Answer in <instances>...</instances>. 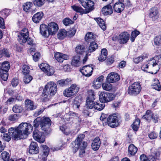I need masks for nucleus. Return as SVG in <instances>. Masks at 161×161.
Masks as SVG:
<instances>
[{
	"label": "nucleus",
	"instance_id": "obj_1",
	"mask_svg": "<svg viewBox=\"0 0 161 161\" xmlns=\"http://www.w3.org/2000/svg\"><path fill=\"white\" fill-rule=\"evenodd\" d=\"M52 121L48 117L40 118L37 117L33 121L34 127L36 129L40 125L41 130L45 134H48L51 131V126Z\"/></svg>",
	"mask_w": 161,
	"mask_h": 161
},
{
	"label": "nucleus",
	"instance_id": "obj_2",
	"mask_svg": "<svg viewBox=\"0 0 161 161\" xmlns=\"http://www.w3.org/2000/svg\"><path fill=\"white\" fill-rule=\"evenodd\" d=\"M21 135V139H25L33 130V126L30 123H22L17 127Z\"/></svg>",
	"mask_w": 161,
	"mask_h": 161
},
{
	"label": "nucleus",
	"instance_id": "obj_3",
	"mask_svg": "<svg viewBox=\"0 0 161 161\" xmlns=\"http://www.w3.org/2000/svg\"><path fill=\"white\" fill-rule=\"evenodd\" d=\"M154 61V60L151 58L146 63L143 64L141 67L142 70L152 74L156 73L158 70L155 69L156 64Z\"/></svg>",
	"mask_w": 161,
	"mask_h": 161
},
{
	"label": "nucleus",
	"instance_id": "obj_4",
	"mask_svg": "<svg viewBox=\"0 0 161 161\" xmlns=\"http://www.w3.org/2000/svg\"><path fill=\"white\" fill-rule=\"evenodd\" d=\"M80 88L75 84L71 85L70 87L65 89L63 94L66 97H69L75 95L79 92Z\"/></svg>",
	"mask_w": 161,
	"mask_h": 161
},
{
	"label": "nucleus",
	"instance_id": "obj_5",
	"mask_svg": "<svg viewBox=\"0 0 161 161\" xmlns=\"http://www.w3.org/2000/svg\"><path fill=\"white\" fill-rule=\"evenodd\" d=\"M141 88L140 83L136 81L129 86L127 92L131 96H136L139 93L141 90Z\"/></svg>",
	"mask_w": 161,
	"mask_h": 161
},
{
	"label": "nucleus",
	"instance_id": "obj_6",
	"mask_svg": "<svg viewBox=\"0 0 161 161\" xmlns=\"http://www.w3.org/2000/svg\"><path fill=\"white\" fill-rule=\"evenodd\" d=\"M106 124L112 128H114L119 125L118 117L116 114L109 115L107 119Z\"/></svg>",
	"mask_w": 161,
	"mask_h": 161
},
{
	"label": "nucleus",
	"instance_id": "obj_7",
	"mask_svg": "<svg viewBox=\"0 0 161 161\" xmlns=\"http://www.w3.org/2000/svg\"><path fill=\"white\" fill-rule=\"evenodd\" d=\"M142 118L148 122H150L152 120L154 123H156L158 121L159 117L157 114L153 113L150 110H148L146 111L145 114L143 116Z\"/></svg>",
	"mask_w": 161,
	"mask_h": 161
},
{
	"label": "nucleus",
	"instance_id": "obj_8",
	"mask_svg": "<svg viewBox=\"0 0 161 161\" xmlns=\"http://www.w3.org/2000/svg\"><path fill=\"white\" fill-rule=\"evenodd\" d=\"M99 99L102 103H107L113 100L115 96L114 94L108 92H101L99 95Z\"/></svg>",
	"mask_w": 161,
	"mask_h": 161
},
{
	"label": "nucleus",
	"instance_id": "obj_9",
	"mask_svg": "<svg viewBox=\"0 0 161 161\" xmlns=\"http://www.w3.org/2000/svg\"><path fill=\"white\" fill-rule=\"evenodd\" d=\"M29 37V32L28 29L24 28L21 30L18 35V40L19 43L23 44L26 42L27 38Z\"/></svg>",
	"mask_w": 161,
	"mask_h": 161
},
{
	"label": "nucleus",
	"instance_id": "obj_10",
	"mask_svg": "<svg viewBox=\"0 0 161 161\" xmlns=\"http://www.w3.org/2000/svg\"><path fill=\"white\" fill-rule=\"evenodd\" d=\"M88 96L86 101V105L87 108L89 109L94 108L95 103H94V92L92 90H89L88 91Z\"/></svg>",
	"mask_w": 161,
	"mask_h": 161
},
{
	"label": "nucleus",
	"instance_id": "obj_11",
	"mask_svg": "<svg viewBox=\"0 0 161 161\" xmlns=\"http://www.w3.org/2000/svg\"><path fill=\"white\" fill-rule=\"evenodd\" d=\"M40 68L42 71L48 76L53 75L55 72L54 68L50 66L47 64L42 63L40 65Z\"/></svg>",
	"mask_w": 161,
	"mask_h": 161
},
{
	"label": "nucleus",
	"instance_id": "obj_12",
	"mask_svg": "<svg viewBox=\"0 0 161 161\" xmlns=\"http://www.w3.org/2000/svg\"><path fill=\"white\" fill-rule=\"evenodd\" d=\"M85 137L84 134H80L78 136L77 138L72 142L73 150L75 153L77 151L81 142Z\"/></svg>",
	"mask_w": 161,
	"mask_h": 161
},
{
	"label": "nucleus",
	"instance_id": "obj_13",
	"mask_svg": "<svg viewBox=\"0 0 161 161\" xmlns=\"http://www.w3.org/2000/svg\"><path fill=\"white\" fill-rule=\"evenodd\" d=\"M45 86L48 89L49 92L50 93V94H51L52 96L56 94L57 91V85L53 81H50Z\"/></svg>",
	"mask_w": 161,
	"mask_h": 161
},
{
	"label": "nucleus",
	"instance_id": "obj_14",
	"mask_svg": "<svg viewBox=\"0 0 161 161\" xmlns=\"http://www.w3.org/2000/svg\"><path fill=\"white\" fill-rule=\"evenodd\" d=\"M8 133L12 139L14 140H17L21 139V135L19 133L18 130L17 128H10L8 130Z\"/></svg>",
	"mask_w": 161,
	"mask_h": 161
},
{
	"label": "nucleus",
	"instance_id": "obj_15",
	"mask_svg": "<svg viewBox=\"0 0 161 161\" xmlns=\"http://www.w3.org/2000/svg\"><path fill=\"white\" fill-rule=\"evenodd\" d=\"M124 0H119L114 4L113 8L114 11L118 13L121 12L124 9Z\"/></svg>",
	"mask_w": 161,
	"mask_h": 161
},
{
	"label": "nucleus",
	"instance_id": "obj_16",
	"mask_svg": "<svg viewBox=\"0 0 161 161\" xmlns=\"http://www.w3.org/2000/svg\"><path fill=\"white\" fill-rule=\"evenodd\" d=\"M47 26L49 35H53L55 34L58 29V25L54 22H52L49 23Z\"/></svg>",
	"mask_w": 161,
	"mask_h": 161
},
{
	"label": "nucleus",
	"instance_id": "obj_17",
	"mask_svg": "<svg viewBox=\"0 0 161 161\" xmlns=\"http://www.w3.org/2000/svg\"><path fill=\"white\" fill-rule=\"evenodd\" d=\"M82 5L85 8L87 11V12H89L94 8V3L91 0H86V1L81 2Z\"/></svg>",
	"mask_w": 161,
	"mask_h": 161
},
{
	"label": "nucleus",
	"instance_id": "obj_18",
	"mask_svg": "<svg viewBox=\"0 0 161 161\" xmlns=\"http://www.w3.org/2000/svg\"><path fill=\"white\" fill-rule=\"evenodd\" d=\"M42 135V132L37 130H34L33 132V136L34 139L41 143H43L45 141V139Z\"/></svg>",
	"mask_w": 161,
	"mask_h": 161
},
{
	"label": "nucleus",
	"instance_id": "obj_19",
	"mask_svg": "<svg viewBox=\"0 0 161 161\" xmlns=\"http://www.w3.org/2000/svg\"><path fill=\"white\" fill-rule=\"evenodd\" d=\"M29 67L27 65L23 66L22 72L24 75V80H32L33 79L32 76L29 74L30 72Z\"/></svg>",
	"mask_w": 161,
	"mask_h": 161
},
{
	"label": "nucleus",
	"instance_id": "obj_20",
	"mask_svg": "<svg viewBox=\"0 0 161 161\" xmlns=\"http://www.w3.org/2000/svg\"><path fill=\"white\" fill-rule=\"evenodd\" d=\"M50 93L49 92L48 89L45 86L42 94L40 96V98L42 100L44 101H48L52 96Z\"/></svg>",
	"mask_w": 161,
	"mask_h": 161
},
{
	"label": "nucleus",
	"instance_id": "obj_21",
	"mask_svg": "<svg viewBox=\"0 0 161 161\" xmlns=\"http://www.w3.org/2000/svg\"><path fill=\"white\" fill-rule=\"evenodd\" d=\"M130 35L126 32L121 33L119 35L118 40L121 44L126 43L129 39Z\"/></svg>",
	"mask_w": 161,
	"mask_h": 161
},
{
	"label": "nucleus",
	"instance_id": "obj_22",
	"mask_svg": "<svg viewBox=\"0 0 161 161\" xmlns=\"http://www.w3.org/2000/svg\"><path fill=\"white\" fill-rule=\"evenodd\" d=\"M93 70V67L89 65L83 66L81 70V72L82 74L86 76H90Z\"/></svg>",
	"mask_w": 161,
	"mask_h": 161
},
{
	"label": "nucleus",
	"instance_id": "obj_23",
	"mask_svg": "<svg viewBox=\"0 0 161 161\" xmlns=\"http://www.w3.org/2000/svg\"><path fill=\"white\" fill-rule=\"evenodd\" d=\"M39 151L37 143L35 142H32L30 145L29 153L31 154H36L39 153Z\"/></svg>",
	"mask_w": 161,
	"mask_h": 161
},
{
	"label": "nucleus",
	"instance_id": "obj_24",
	"mask_svg": "<svg viewBox=\"0 0 161 161\" xmlns=\"http://www.w3.org/2000/svg\"><path fill=\"white\" fill-rule=\"evenodd\" d=\"M159 15V12L158 8L154 7L150 10L149 16L152 20L155 21L158 18Z\"/></svg>",
	"mask_w": 161,
	"mask_h": 161
},
{
	"label": "nucleus",
	"instance_id": "obj_25",
	"mask_svg": "<svg viewBox=\"0 0 161 161\" xmlns=\"http://www.w3.org/2000/svg\"><path fill=\"white\" fill-rule=\"evenodd\" d=\"M54 57L57 61L60 63H62L64 60H67L69 58V56L67 55L58 52L55 53Z\"/></svg>",
	"mask_w": 161,
	"mask_h": 161
},
{
	"label": "nucleus",
	"instance_id": "obj_26",
	"mask_svg": "<svg viewBox=\"0 0 161 161\" xmlns=\"http://www.w3.org/2000/svg\"><path fill=\"white\" fill-rule=\"evenodd\" d=\"M40 32L42 35L46 37H48L49 36L47 26L45 24H42L40 25Z\"/></svg>",
	"mask_w": 161,
	"mask_h": 161
},
{
	"label": "nucleus",
	"instance_id": "obj_27",
	"mask_svg": "<svg viewBox=\"0 0 161 161\" xmlns=\"http://www.w3.org/2000/svg\"><path fill=\"white\" fill-rule=\"evenodd\" d=\"M10 68L9 63L8 61H5L1 64L0 63V73L8 72Z\"/></svg>",
	"mask_w": 161,
	"mask_h": 161
},
{
	"label": "nucleus",
	"instance_id": "obj_28",
	"mask_svg": "<svg viewBox=\"0 0 161 161\" xmlns=\"http://www.w3.org/2000/svg\"><path fill=\"white\" fill-rule=\"evenodd\" d=\"M102 12L105 15L111 14L113 12L112 6L109 4L104 7L102 9Z\"/></svg>",
	"mask_w": 161,
	"mask_h": 161
},
{
	"label": "nucleus",
	"instance_id": "obj_29",
	"mask_svg": "<svg viewBox=\"0 0 161 161\" xmlns=\"http://www.w3.org/2000/svg\"><path fill=\"white\" fill-rule=\"evenodd\" d=\"M101 144L100 139L98 137H96L93 141L92 144V149L94 151L98 149Z\"/></svg>",
	"mask_w": 161,
	"mask_h": 161
},
{
	"label": "nucleus",
	"instance_id": "obj_30",
	"mask_svg": "<svg viewBox=\"0 0 161 161\" xmlns=\"http://www.w3.org/2000/svg\"><path fill=\"white\" fill-rule=\"evenodd\" d=\"M120 77L117 73L111 72L108 75L106 80H119Z\"/></svg>",
	"mask_w": 161,
	"mask_h": 161
},
{
	"label": "nucleus",
	"instance_id": "obj_31",
	"mask_svg": "<svg viewBox=\"0 0 161 161\" xmlns=\"http://www.w3.org/2000/svg\"><path fill=\"white\" fill-rule=\"evenodd\" d=\"M44 14L42 12L37 13L32 17V20L35 23H38L42 18Z\"/></svg>",
	"mask_w": 161,
	"mask_h": 161
},
{
	"label": "nucleus",
	"instance_id": "obj_32",
	"mask_svg": "<svg viewBox=\"0 0 161 161\" xmlns=\"http://www.w3.org/2000/svg\"><path fill=\"white\" fill-rule=\"evenodd\" d=\"M25 108L28 110H32L36 108L33 102L29 99L25 100Z\"/></svg>",
	"mask_w": 161,
	"mask_h": 161
},
{
	"label": "nucleus",
	"instance_id": "obj_33",
	"mask_svg": "<svg viewBox=\"0 0 161 161\" xmlns=\"http://www.w3.org/2000/svg\"><path fill=\"white\" fill-rule=\"evenodd\" d=\"M108 55V52L106 48L101 50V53L98 57V60L100 61H103L106 59Z\"/></svg>",
	"mask_w": 161,
	"mask_h": 161
},
{
	"label": "nucleus",
	"instance_id": "obj_34",
	"mask_svg": "<svg viewBox=\"0 0 161 161\" xmlns=\"http://www.w3.org/2000/svg\"><path fill=\"white\" fill-rule=\"evenodd\" d=\"M138 150V149L134 144H130L128 148V153L131 156H134Z\"/></svg>",
	"mask_w": 161,
	"mask_h": 161
},
{
	"label": "nucleus",
	"instance_id": "obj_35",
	"mask_svg": "<svg viewBox=\"0 0 161 161\" xmlns=\"http://www.w3.org/2000/svg\"><path fill=\"white\" fill-rule=\"evenodd\" d=\"M81 63L80 57L78 55H76L73 57L71 64L76 67L79 66Z\"/></svg>",
	"mask_w": 161,
	"mask_h": 161
},
{
	"label": "nucleus",
	"instance_id": "obj_36",
	"mask_svg": "<svg viewBox=\"0 0 161 161\" xmlns=\"http://www.w3.org/2000/svg\"><path fill=\"white\" fill-rule=\"evenodd\" d=\"M100 28L103 31L106 30V26L103 20L100 18H95Z\"/></svg>",
	"mask_w": 161,
	"mask_h": 161
},
{
	"label": "nucleus",
	"instance_id": "obj_37",
	"mask_svg": "<svg viewBox=\"0 0 161 161\" xmlns=\"http://www.w3.org/2000/svg\"><path fill=\"white\" fill-rule=\"evenodd\" d=\"M95 37L96 36L93 35L92 33L88 32L86 34L85 36V40L86 42H89L94 40Z\"/></svg>",
	"mask_w": 161,
	"mask_h": 161
},
{
	"label": "nucleus",
	"instance_id": "obj_38",
	"mask_svg": "<svg viewBox=\"0 0 161 161\" xmlns=\"http://www.w3.org/2000/svg\"><path fill=\"white\" fill-rule=\"evenodd\" d=\"M24 110L23 106L15 105L12 108V110L14 113H19L22 112Z\"/></svg>",
	"mask_w": 161,
	"mask_h": 161
},
{
	"label": "nucleus",
	"instance_id": "obj_39",
	"mask_svg": "<svg viewBox=\"0 0 161 161\" xmlns=\"http://www.w3.org/2000/svg\"><path fill=\"white\" fill-rule=\"evenodd\" d=\"M3 56L7 57H10V54L7 49L3 48L0 50V60H2V58Z\"/></svg>",
	"mask_w": 161,
	"mask_h": 161
},
{
	"label": "nucleus",
	"instance_id": "obj_40",
	"mask_svg": "<svg viewBox=\"0 0 161 161\" xmlns=\"http://www.w3.org/2000/svg\"><path fill=\"white\" fill-rule=\"evenodd\" d=\"M102 86L104 90L109 91L112 89L113 86L111 84V82H109V81H106L105 82L103 83Z\"/></svg>",
	"mask_w": 161,
	"mask_h": 161
},
{
	"label": "nucleus",
	"instance_id": "obj_41",
	"mask_svg": "<svg viewBox=\"0 0 161 161\" xmlns=\"http://www.w3.org/2000/svg\"><path fill=\"white\" fill-rule=\"evenodd\" d=\"M140 120L139 119H136L132 125V129L134 130H138L140 124Z\"/></svg>",
	"mask_w": 161,
	"mask_h": 161
},
{
	"label": "nucleus",
	"instance_id": "obj_42",
	"mask_svg": "<svg viewBox=\"0 0 161 161\" xmlns=\"http://www.w3.org/2000/svg\"><path fill=\"white\" fill-rule=\"evenodd\" d=\"M67 35V32L64 29L60 30L58 34V37L60 40L64 39Z\"/></svg>",
	"mask_w": 161,
	"mask_h": 161
},
{
	"label": "nucleus",
	"instance_id": "obj_43",
	"mask_svg": "<svg viewBox=\"0 0 161 161\" xmlns=\"http://www.w3.org/2000/svg\"><path fill=\"white\" fill-rule=\"evenodd\" d=\"M97 47L98 45L96 42H91L89 47L88 52L91 53L95 51L97 48Z\"/></svg>",
	"mask_w": 161,
	"mask_h": 161
},
{
	"label": "nucleus",
	"instance_id": "obj_44",
	"mask_svg": "<svg viewBox=\"0 0 161 161\" xmlns=\"http://www.w3.org/2000/svg\"><path fill=\"white\" fill-rule=\"evenodd\" d=\"M85 49L86 48L84 46L79 45L76 47L75 51L77 54H82L85 52Z\"/></svg>",
	"mask_w": 161,
	"mask_h": 161
},
{
	"label": "nucleus",
	"instance_id": "obj_45",
	"mask_svg": "<svg viewBox=\"0 0 161 161\" xmlns=\"http://www.w3.org/2000/svg\"><path fill=\"white\" fill-rule=\"evenodd\" d=\"M154 45L156 47H158L161 45V35L156 36L153 40Z\"/></svg>",
	"mask_w": 161,
	"mask_h": 161
},
{
	"label": "nucleus",
	"instance_id": "obj_46",
	"mask_svg": "<svg viewBox=\"0 0 161 161\" xmlns=\"http://www.w3.org/2000/svg\"><path fill=\"white\" fill-rule=\"evenodd\" d=\"M32 5V3L31 2H27L25 3L24 5L23 6L24 10L26 12H29L30 9Z\"/></svg>",
	"mask_w": 161,
	"mask_h": 161
},
{
	"label": "nucleus",
	"instance_id": "obj_47",
	"mask_svg": "<svg viewBox=\"0 0 161 161\" xmlns=\"http://www.w3.org/2000/svg\"><path fill=\"white\" fill-rule=\"evenodd\" d=\"M151 86L153 89L158 91H161V87L159 81H157L156 83L152 84Z\"/></svg>",
	"mask_w": 161,
	"mask_h": 161
},
{
	"label": "nucleus",
	"instance_id": "obj_48",
	"mask_svg": "<svg viewBox=\"0 0 161 161\" xmlns=\"http://www.w3.org/2000/svg\"><path fill=\"white\" fill-rule=\"evenodd\" d=\"M152 58L154 60V62L156 64V66L161 65V55H156Z\"/></svg>",
	"mask_w": 161,
	"mask_h": 161
},
{
	"label": "nucleus",
	"instance_id": "obj_49",
	"mask_svg": "<svg viewBox=\"0 0 161 161\" xmlns=\"http://www.w3.org/2000/svg\"><path fill=\"white\" fill-rule=\"evenodd\" d=\"M139 34L140 32L136 30H135L131 32L130 41L132 42L134 41L135 38Z\"/></svg>",
	"mask_w": 161,
	"mask_h": 161
},
{
	"label": "nucleus",
	"instance_id": "obj_50",
	"mask_svg": "<svg viewBox=\"0 0 161 161\" xmlns=\"http://www.w3.org/2000/svg\"><path fill=\"white\" fill-rule=\"evenodd\" d=\"M2 159L4 161H8L10 156L9 153L6 151L3 152L1 154Z\"/></svg>",
	"mask_w": 161,
	"mask_h": 161
},
{
	"label": "nucleus",
	"instance_id": "obj_51",
	"mask_svg": "<svg viewBox=\"0 0 161 161\" xmlns=\"http://www.w3.org/2000/svg\"><path fill=\"white\" fill-rule=\"evenodd\" d=\"M19 117V114H14L10 115L8 117V119L11 121H15L17 120Z\"/></svg>",
	"mask_w": 161,
	"mask_h": 161
},
{
	"label": "nucleus",
	"instance_id": "obj_52",
	"mask_svg": "<svg viewBox=\"0 0 161 161\" xmlns=\"http://www.w3.org/2000/svg\"><path fill=\"white\" fill-rule=\"evenodd\" d=\"M72 8L77 12L83 13L84 9L81 7L74 5L71 6Z\"/></svg>",
	"mask_w": 161,
	"mask_h": 161
},
{
	"label": "nucleus",
	"instance_id": "obj_53",
	"mask_svg": "<svg viewBox=\"0 0 161 161\" xmlns=\"http://www.w3.org/2000/svg\"><path fill=\"white\" fill-rule=\"evenodd\" d=\"M105 107V104H100L97 103L95 102L94 108L98 110H101L103 109Z\"/></svg>",
	"mask_w": 161,
	"mask_h": 161
},
{
	"label": "nucleus",
	"instance_id": "obj_54",
	"mask_svg": "<svg viewBox=\"0 0 161 161\" xmlns=\"http://www.w3.org/2000/svg\"><path fill=\"white\" fill-rule=\"evenodd\" d=\"M63 24L66 26L69 25L74 23V22L69 18H65L63 21Z\"/></svg>",
	"mask_w": 161,
	"mask_h": 161
},
{
	"label": "nucleus",
	"instance_id": "obj_55",
	"mask_svg": "<svg viewBox=\"0 0 161 161\" xmlns=\"http://www.w3.org/2000/svg\"><path fill=\"white\" fill-rule=\"evenodd\" d=\"M45 2V0H35L33 1V3L35 6L40 7L43 5Z\"/></svg>",
	"mask_w": 161,
	"mask_h": 161
},
{
	"label": "nucleus",
	"instance_id": "obj_56",
	"mask_svg": "<svg viewBox=\"0 0 161 161\" xmlns=\"http://www.w3.org/2000/svg\"><path fill=\"white\" fill-rule=\"evenodd\" d=\"M10 11L8 9H5L0 12V16L6 17L9 14Z\"/></svg>",
	"mask_w": 161,
	"mask_h": 161
},
{
	"label": "nucleus",
	"instance_id": "obj_57",
	"mask_svg": "<svg viewBox=\"0 0 161 161\" xmlns=\"http://www.w3.org/2000/svg\"><path fill=\"white\" fill-rule=\"evenodd\" d=\"M8 76V72L0 73V78L3 80H7Z\"/></svg>",
	"mask_w": 161,
	"mask_h": 161
},
{
	"label": "nucleus",
	"instance_id": "obj_58",
	"mask_svg": "<svg viewBox=\"0 0 161 161\" xmlns=\"http://www.w3.org/2000/svg\"><path fill=\"white\" fill-rule=\"evenodd\" d=\"M108 115L106 114H102L100 117V120L103 122V125H106L107 122V117Z\"/></svg>",
	"mask_w": 161,
	"mask_h": 161
},
{
	"label": "nucleus",
	"instance_id": "obj_59",
	"mask_svg": "<svg viewBox=\"0 0 161 161\" xmlns=\"http://www.w3.org/2000/svg\"><path fill=\"white\" fill-rule=\"evenodd\" d=\"M2 136V139L7 142H9L11 139V136L7 133H4Z\"/></svg>",
	"mask_w": 161,
	"mask_h": 161
},
{
	"label": "nucleus",
	"instance_id": "obj_60",
	"mask_svg": "<svg viewBox=\"0 0 161 161\" xmlns=\"http://www.w3.org/2000/svg\"><path fill=\"white\" fill-rule=\"evenodd\" d=\"M148 136L150 139H154L157 137L158 134L155 132H152L148 134Z\"/></svg>",
	"mask_w": 161,
	"mask_h": 161
},
{
	"label": "nucleus",
	"instance_id": "obj_61",
	"mask_svg": "<svg viewBox=\"0 0 161 161\" xmlns=\"http://www.w3.org/2000/svg\"><path fill=\"white\" fill-rule=\"evenodd\" d=\"M101 81H94L93 83V86L96 89H97L101 86Z\"/></svg>",
	"mask_w": 161,
	"mask_h": 161
},
{
	"label": "nucleus",
	"instance_id": "obj_62",
	"mask_svg": "<svg viewBox=\"0 0 161 161\" xmlns=\"http://www.w3.org/2000/svg\"><path fill=\"white\" fill-rule=\"evenodd\" d=\"M145 58V56H141L134 58L133 60V61L135 63L138 64L140 62L142 61L143 59Z\"/></svg>",
	"mask_w": 161,
	"mask_h": 161
},
{
	"label": "nucleus",
	"instance_id": "obj_63",
	"mask_svg": "<svg viewBox=\"0 0 161 161\" xmlns=\"http://www.w3.org/2000/svg\"><path fill=\"white\" fill-rule=\"evenodd\" d=\"M57 84L60 86H66L68 84V81H58Z\"/></svg>",
	"mask_w": 161,
	"mask_h": 161
},
{
	"label": "nucleus",
	"instance_id": "obj_64",
	"mask_svg": "<svg viewBox=\"0 0 161 161\" xmlns=\"http://www.w3.org/2000/svg\"><path fill=\"white\" fill-rule=\"evenodd\" d=\"M85 155V150L83 148H80L79 150V156L80 158H83Z\"/></svg>",
	"mask_w": 161,
	"mask_h": 161
}]
</instances>
